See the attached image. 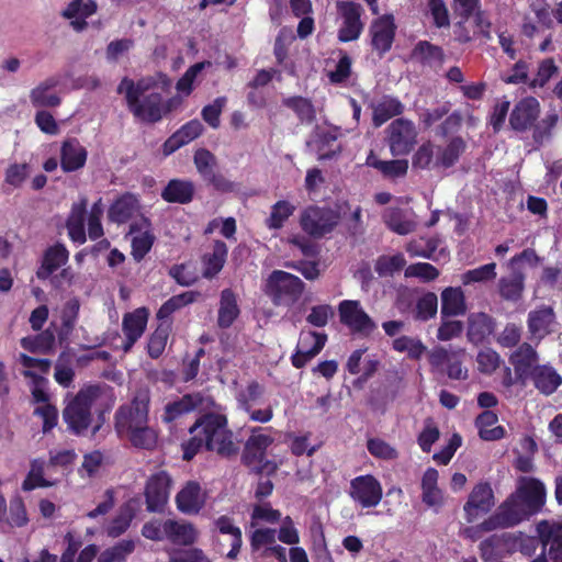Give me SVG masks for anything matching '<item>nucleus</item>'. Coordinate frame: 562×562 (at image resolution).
Segmentation results:
<instances>
[{
  "mask_svg": "<svg viewBox=\"0 0 562 562\" xmlns=\"http://www.w3.org/2000/svg\"><path fill=\"white\" fill-rule=\"evenodd\" d=\"M114 402L113 389L108 384L85 385L75 395L66 397L63 419L71 434L94 437Z\"/></svg>",
  "mask_w": 562,
  "mask_h": 562,
  "instance_id": "1",
  "label": "nucleus"
},
{
  "mask_svg": "<svg viewBox=\"0 0 562 562\" xmlns=\"http://www.w3.org/2000/svg\"><path fill=\"white\" fill-rule=\"evenodd\" d=\"M170 86L171 80L162 74L140 78L136 82L125 77L117 86V93L124 94L127 108L136 119L154 123L168 111L161 92Z\"/></svg>",
  "mask_w": 562,
  "mask_h": 562,
  "instance_id": "2",
  "label": "nucleus"
},
{
  "mask_svg": "<svg viewBox=\"0 0 562 562\" xmlns=\"http://www.w3.org/2000/svg\"><path fill=\"white\" fill-rule=\"evenodd\" d=\"M190 434L192 437L183 443L184 460H191L202 447L224 458L238 453V443L227 428V419L224 415L203 416L190 427Z\"/></svg>",
  "mask_w": 562,
  "mask_h": 562,
  "instance_id": "3",
  "label": "nucleus"
},
{
  "mask_svg": "<svg viewBox=\"0 0 562 562\" xmlns=\"http://www.w3.org/2000/svg\"><path fill=\"white\" fill-rule=\"evenodd\" d=\"M544 503L543 483L533 477H520L516 491L498 506V509L509 527H514L539 513Z\"/></svg>",
  "mask_w": 562,
  "mask_h": 562,
  "instance_id": "4",
  "label": "nucleus"
},
{
  "mask_svg": "<svg viewBox=\"0 0 562 562\" xmlns=\"http://www.w3.org/2000/svg\"><path fill=\"white\" fill-rule=\"evenodd\" d=\"M150 392L147 387L135 391L130 403L121 405L114 415V427L119 436L149 423Z\"/></svg>",
  "mask_w": 562,
  "mask_h": 562,
  "instance_id": "5",
  "label": "nucleus"
},
{
  "mask_svg": "<svg viewBox=\"0 0 562 562\" xmlns=\"http://www.w3.org/2000/svg\"><path fill=\"white\" fill-rule=\"evenodd\" d=\"M303 290L304 283L299 277L282 270L272 271L266 283L267 295L279 306H292Z\"/></svg>",
  "mask_w": 562,
  "mask_h": 562,
  "instance_id": "6",
  "label": "nucleus"
},
{
  "mask_svg": "<svg viewBox=\"0 0 562 562\" xmlns=\"http://www.w3.org/2000/svg\"><path fill=\"white\" fill-rule=\"evenodd\" d=\"M537 533L542 553L532 562H562V521L542 520Z\"/></svg>",
  "mask_w": 562,
  "mask_h": 562,
  "instance_id": "7",
  "label": "nucleus"
},
{
  "mask_svg": "<svg viewBox=\"0 0 562 562\" xmlns=\"http://www.w3.org/2000/svg\"><path fill=\"white\" fill-rule=\"evenodd\" d=\"M339 220V213L331 209L310 206L301 214V226L310 236L321 238L333 232Z\"/></svg>",
  "mask_w": 562,
  "mask_h": 562,
  "instance_id": "8",
  "label": "nucleus"
},
{
  "mask_svg": "<svg viewBox=\"0 0 562 562\" xmlns=\"http://www.w3.org/2000/svg\"><path fill=\"white\" fill-rule=\"evenodd\" d=\"M337 10L340 18L338 40L345 43L358 40L364 26L361 21L363 8L352 1H341L337 3Z\"/></svg>",
  "mask_w": 562,
  "mask_h": 562,
  "instance_id": "9",
  "label": "nucleus"
},
{
  "mask_svg": "<svg viewBox=\"0 0 562 562\" xmlns=\"http://www.w3.org/2000/svg\"><path fill=\"white\" fill-rule=\"evenodd\" d=\"M387 142L394 156L408 154L417 139L415 124L407 119H396L387 126Z\"/></svg>",
  "mask_w": 562,
  "mask_h": 562,
  "instance_id": "10",
  "label": "nucleus"
},
{
  "mask_svg": "<svg viewBox=\"0 0 562 562\" xmlns=\"http://www.w3.org/2000/svg\"><path fill=\"white\" fill-rule=\"evenodd\" d=\"M338 310L341 323L352 333L368 337L376 329V324L364 312L359 301L345 300L340 302Z\"/></svg>",
  "mask_w": 562,
  "mask_h": 562,
  "instance_id": "11",
  "label": "nucleus"
},
{
  "mask_svg": "<svg viewBox=\"0 0 562 562\" xmlns=\"http://www.w3.org/2000/svg\"><path fill=\"white\" fill-rule=\"evenodd\" d=\"M211 403L210 397L201 393L186 394L166 403L161 420L166 424L173 423L191 412L206 409Z\"/></svg>",
  "mask_w": 562,
  "mask_h": 562,
  "instance_id": "12",
  "label": "nucleus"
},
{
  "mask_svg": "<svg viewBox=\"0 0 562 562\" xmlns=\"http://www.w3.org/2000/svg\"><path fill=\"white\" fill-rule=\"evenodd\" d=\"M349 495L361 507L371 508L381 502L383 490L374 476L360 475L351 480Z\"/></svg>",
  "mask_w": 562,
  "mask_h": 562,
  "instance_id": "13",
  "label": "nucleus"
},
{
  "mask_svg": "<svg viewBox=\"0 0 562 562\" xmlns=\"http://www.w3.org/2000/svg\"><path fill=\"white\" fill-rule=\"evenodd\" d=\"M495 505L494 492L487 482L476 484L469 494L463 506L465 520L475 521L482 515L487 514Z\"/></svg>",
  "mask_w": 562,
  "mask_h": 562,
  "instance_id": "14",
  "label": "nucleus"
},
{
  "mask_svg": "<svg viewBox=\"0 0 562 562\" xmlns=\"http://www.w3.org/2000/svg\"><path fill=\"white\" fill-rule=\"evenodd\" d=\"M171 479L165 471L151 475L145 487L146 507L148 512H162L168 502Z\"/></svg>",
  "mask_w": 562,
  "mask_h": 562,
  "instance_id": "15",
  "label": "nucleus"
},
{
  "mask_svg": "<svg viewBox=\"0 0 562 562\" xmlns=\"http://www.w3.org/2000/svg\"><path fill=\"white\" fill-rule=\"evenodd\" d=\"M540 102L533 97H526L518 101L510 114L509 125L516 132L530 131L540 115Z\"/></svg>",
  "mask_w": 562,
  "mask_h": 562,
  "instance_id": "16",
  "label": "nucleus"
},
{
  "mask_svg": "<svg viewBox=\"0 0 562 562\" xmlns=\"http://www.w3.org/2000/svg\"><path fill=\"white\" fill-rule=\"evenodd\" d=\"M396 25L391 14L382 15L372 21L369 27L370 44L380 55H384L392 47Z\"/></svg>",
  "mask_w": 562,
  "mask_h": 562,
  "instance_id": "17",
  "label": "nucleus"
},
{
  "mask_svg": "<svg viewBox=\"0 0 562 562\" xmlns=\"http://www.w3.org/2000/svg\"><path fill=\"white\" fill-rule=\"evenodd\" d=\"M148 321V311L145 307L136 308L131 313H126L122 321V330L124 340L122 350L128 352L134 344L143 336Z\"/></svg>",
  "mask_w": 562,
  "mask_h": 562,
  "instance_id": "18",
  "label": "nucleus"
},
{
  "mask_svg": "<svg viewBox=\"0 0 562 562\" xmlns=\"http://www.w3.org/2000/svg\"><path fill=\"white\" fill-rule=\"evenodd\" d=\"M75 457L76 453L74 450L69 449L50 451L48 462L42 463L41 465L37 464V487L53 485L57 479H53L52 474L70 464L75 460Z\"/></svg>",
  "mask_w": 562,
  "mask_h": 562,
  "instance_id": "19",
  "label": "nucleus"
},
{
  "mask_svg": "<svg viewBox=\"0 0 562 562\" xmlns=\"http://www.w3.org/2000/svg\"><path fill=\"white\" fill-rule=\"evenodd\" d=\"M206 493L195 481L187 482L176 496L177 508L186 515L198 514L205 505Z\"/></svg>",
  "mask_w": 562,
  "mask_h": 562,
  "instance_id": "20",
  "label": "nucleus"
},
{
  "mask_svg": "<svg viewBox=\"0 0 562 562\" xmlns=\"http://www.w3.org/2000/svg\"><path fill=\"white\" fill-rule=\"evenodd\" d=\"M383 222L394 233L407 235L415 232L417 227L416 215L412 209L390 206L383 212Z\"/></svg>",
  "mask_w": 562,
  "mask_h": 562,
  "instance_id": "21",
  "label": "nucleus"
},
{
  "mask_svg": "<svg viewBox=\"0 0 562 562\" xmlns=\"http://www.w3.org/2000/svg\"><path fill=\"white\" fill-rule=\"evenodd\" d=\"M517 378L525 383L533 374V369L539 367L538 355L529 344L520 345L510 356Z\"/></svg>",
  "mask_w": 562,
  "mask_h": 562,
  "instance_id": "22",
  "label": "nucleus"
},
{
  "mask_svg": "<svg viewBox=\"0 0 562 562\" xmlns=\"http://www.w3.org/2000/svg\"><path fill=\"white\" fill-rule=\"evenodd\" d=\"M130 234L132 235V255L139 261L150 250L154 243L149 221L140 217L131 225Z\"/></svg>",
  "mask_w": 562,
  "mask_h": 562,
  "instance_id": "23",
  "label": "nucleus"
},
{
  "mask_svg": "<svg viewBox=\"0 0 562 562\" xmlns=\"http://www.w3.org/2000/svg\"><path fill=\"white\" fill-rule=\"evenodd\" d=\"M325 342L326 336L323 334L306 333L301 335L297 344V352L292 358L293 366L302 368L323 349Z\"/></svg>",
  "mask_w": 562,
  "mask_h": 562,
  "instance_id": "24",
  "label": "nucleus"
},
{
  "mask_svg": "<svg viewBox=\"0 0 562 562\" xmlns=\"http://www.w3.org/2000/svg\"><path fill=\"white\" fill-rule=\"evenodd\" d=\"M555 315L551 307L542 306L528 314V329L531 337L541 340L552 331Z\"/></svg>",
  "mask_w": 562,
  "mask_h": 562,
  "instance_id": "25",
  "label": "nucleus"
},
{
  "mask_svg": "<svg viewBox=\"0 0 562 562\" xmlns=\"http://www.w3.org/2000/svg\"><path fill=\"white\" fill-rule=\"evenodd\" d=\"M439 473L434 468H428L422 477V501L432 508H440L445 503L442 491L438 486Z\"/></svg>",
  "mask_w": 562,
  "mask_h": 562,
  "instance_id": "26",
  "label": "nucleus"
},
{
  "mask_svg": "<svg viewBox=\"0 0 562 562\" xmlns=\"http://www.w3.org/2000/svg\"><path fill=\"white\" fill-rule=\"evenodd\" d=\"M166 538L175 544L191 546L198 539V530L191 522L182 520H165Z\"/></svg>",
  "mask_w": 562,
  "mask_h": 562,
  "instance_id": "27",
  "label": "nucleus"
},
{
  "mask_svg": "<svg viewBox=\"0 0 562 562\" xmlns=\"http://www.w3.org/2000/svg\"><path fill=\"white\" fill-rule=\"evenodd\" d=\"M87 204V198H81L78 203L72 204L70 214L66 222L70 239L78 244H83L87 240L85 229Z\"/></svg>",
  "mask_w": 562,
  "mask_h": 562,
  "instance_id": "28",
  "label": "nucleus"
},
{
  "mask_svg": "<svg viewBox=\"0 0 562 562\" xmlns=\"http://www.w3.org/2000/svg\"><path fill=\"white\" fill-rule=\"evenodd\" d=\"M69 251L63 244H55L48 247L43 254L41 269L37 270V278L50 277L57 269L68 262Z\"/></svg>",
  "mask_w": 562,
  "mask_h": 562,
  "instance_id": "29",
  "label": "nucleus"
},
{
  "mask_svg": "<svg viewBox=\"0 0 562 562\" xmlns=\"http://www.w3.org/2000/svg\"><path fill=\"white\" fill-rule=\"evenodd\" d=\"M203 125L198 120H192L173 133L164 144L165 155H170L183 145L189 144L201 135Z\"/></svg>",
  "mask_w": 562,
  "mask_h": 562,
  "instance_id": "30",
  "label": "nucleus"
},
{
  "mask_svg": "<svg viewBox=\"0 0 562 562\" xmlns=\"http://www.w3.org/2000/svg\"><path fill=\"white\" fill-rule=\"evenodd\" d=\"M371 109L373 112V124L379 127L390 119L402 114L404 111V104L394 97L383 95L379 100L372 102Z\"/></svg>",
  "mask_w": 562,
  "mask_h": 562,
  "instance_id": "31",
  "label": "nucleus"
},
{
  "mask_svg": "<svg viewBox=\"0 0 562 562\" xmlns=\"http://www.w3.org/2000/svg\"><path fill=\"white\" fill-rule=\"evenodd\" d=\"M270 432L271 428H250V436L245 443L246 459L251 457L254 460H262L267 448L273 442Z\"/></svg>",
  "mask_w": 562,
  "mask_h": 562,
  "instance_id": "32",
  "label": "nucleus"
},
{
  "mask_svg": "<svg viewBox=\"0 0 562 562\" xmlns=\"http://www.w3.org/2000/svg\"><path fill=\"white\" fill-rule=\"evenodd\" d=\"M42 379L37 376V416L43 420L44 434L52 430L58 424V409L49 402V395L42 387Z\"/></svg>",
  "mask_w": 562,
  "mask_h": 562,
  "instance_id": "33",
  "label": "nucleus"
},
{
  "mask_svg": "<svg viewBox=\"0 0 562 562\" xmlns=\"http://www.w3.org/2000/svg\"><path fill=\"white\" fill-rule=\"evenodd\" d=\"M97 3L93 0H72L64 10L63 15L67 19H74L71 26L80 32L87 27L86 19L97 11Z\"/></svg>",
  "mask_w": 562,
  "mask_h": 562,
  "instance_id": "34",
  "label": "nucleus"
},
{
  "mask_svg": "<svg viewBox=\"0 0 562 562\" xmlns=\"http://www.w3.org/2000/svg\"><path fill=\"white\" fill-rule=\"evenodd\" d=\"M227 246L222 240H215L211 251L206 252L202 258L203 277L206 279L214 278L224 267L227 258Z\"/></svg>",
  "mask_w": 562,
  "mask_h": 562,
  "instance_id": "35",
  "label": "nucleus"
},
{
  "mask_svg": "<svg viewBox=\"0 0 562 562\" xmlns=\"http://www.w3.org/2000/svg\"><path fill=\"white\" fill-rule=\"evenodd\" d=\"M195 187L191 181L172 179L161 192V198L169 203L187 204L193 199Z\"/></svg>",
  "mask_w": 562,
  "mask_h": 562,
  "instance_id": "36",
  "label": "nucleus"
},
{
  "mask_svg": "<svg viewBox=\"0 0 562 562\" xmlns=\"http://www.w3.org/2000/svg\"><path fill=\"white\" fill-rule=\"evenodd\" d=\"M237 295L231 289H224L221 292L220 306L217 313V325L221 328H228L239 316Z\"/></svg>",
  "mask_w": 562,
  "mask_h": 562,
  "instance_id": "37",
  "label": "nucleus"
},
{
  "mask_svg": "<svg viewBox=\"0 0 562 562\" xmlns=\"http://www.w3.org/2000/svg\"><path fill=\"white\" fill-rule=\"evenodd\" d=\"M139 211L137 198L132 193L120 196L109 209V218L114 223H125Z\"/></svg>",
  "mask_w": 562,
  "mask_h": 562,
  "instance_id": "38",
  "label": "nucleus"
},
{
  "mask_svg": "<svg viewBox=\"0 0 562 562\" xmlns=\"http://www.w3.org/2000/svg\"><path fill=\"white\" fill-rule=\"evenodd\" d=\"M126 439L133 447L144 450H153L158 442V431L145 423L120 436Z\"/></svg>",
  "mask_w": 562,
  "mask_h": 562,
  "instance_id": "39",
  "label": "nucleus"
},
{
  "mask_svg": "<svg viewBox=\"0 0 562 562\" xmlns=\"http://www.w3.org/2000/svg\"><path fill=\"white\" fill-rule=\"evenodd\" d=\"M467 304L461 288H446L441 292V316H460L465 314Z\"/></svg>",
  "mask_w": 562,
  "mask_h": 562,
  "instance_id": "40",
  "label": "nucleus"
},
{
  "mask_svg": "<svg viewBox=\"0 0 562 562\" xmlns=\"http://www.w3.org/2000/svg\"><path fill=\"white\" fill-rule=\"evenodd\" d=\"M529 379H532L535 386L546 395L555 392L562 383L561 375L550 366L536 367Z\"/></svg>",
  "mask_w": 562,
  "mask_h": 562,
  "instance_id": "41",
  "label": "nucleus"
},
{
  "mask_svg": "<svg viewBox=\"0 0 562 562\" xmlns=\"http://www.w3.org/2000/svg\"><path fill=\"white\" fill-rule=\"evenodd\" d=\"M87 160L86 149L77 140L65 142L61 147V168L67 171H76L85 166Z\"/></svg>",
  "mask_w": 562,
  "mask_h": 562,
  "instance_id": "42",
  "label": "nucleus"
},
{
  "mask_svg": "<svg viewBox=\"0 0 562 562\" xmlns=\"http://www.w3.org/2000/svg\"><path fill=\"white\" fill-rule=\"evenodd\" d=\"M525 276L520 270H512V273L502 277L498 281V292L505 301L517 302L524 292Z\"/></svg>",
  "mask_w": 562,
  "mask_h": 562,
  "instance_id": "43",
  "label": "nucleus"
},
{
  "mask_svg": "<svg viewBox=\"0 0 562 562\" xmlns=\"http://www.w3.org/2000/svg\"><path fill=\"white\" fill-rule=\"evenodd\" d=\"M559 120L560 116L555 110L548 111L540 121L537 120L531 127L533 144L540 147L549 143L553 137Z\"/></svg>",
  "mask_w": 562,
  "mask_h": 562,
  "instance_id": "44",
  "label": "nucleus"
},
{
  "mask_svg": "<svg viewBox=\"0 0 562 562\" xmlns=\"http://www.w3.org/2000/svg\"><path fill=\"white\" fill-rule=\"evenodd\" d=\"M497 415L492 411H484L475 419V426L481 439L486 441L499 440L505 436V429L496 426Z\"/></svg>",
  "mask_w": 562,
  "mask_h": 562,
  "instance_id": "45",
  "label": "nucleus"
},
{
  "mask_svg": "<svg viewBox=\"0 0 562 562\" xmlns=\"http://www.w3.org/2000/svg\"><path fill=\"white\" fill-rule=\"evenodd\" d=\"M493 331V319L485 313H473L468 317V338L471 342H482Z\"/></svg>",
  "mask_w": 562,
  "mask_h": 562,
  "instance_id": "46",
  "label": "nucleus"
},
{
  "mask_svg": "<svg viewBox=\"0 0 562 562\" xmlns=\"http://www.w3.org/2000/svg\"><path fill=\"white\" fill-rule=\"evenodd\" d=\"M443 52L439 46L432 45L427 41L416 44L412 52V58L430 67L440 66L443 61Z\"/></svg>",
  "mask_w": 562,
  "mask_h": 562,
  "instance_id": "47",
  "label": "nucleus"
},
{
  "mask_svg": "<svg viewBox=\"0 0 562 562\" xmlns=\"http://www.w3.org/2000/svg\"><path fill=\"white\" fill-rule=\"evenodd\" d=\"M465 149V143L460 137L452 138L446 146H437L436 164L439 168L453 166Z\"/></svg>",
  "mask_w": 562,
  "mask_h": 562,
  "instance_id": "48",
  "label": "nucleus"
},
{
  "mask_svg": "<svg viewBox=\"0 0 562 562\" xmlns=\"http://www.w3.org/2000/svg\"><path fill=\"white\" fill-rule=\"evenodd\" d=\"M392 348L397 352L406 353L411 360H419L427 351V347L419 338L406 335L394 338Z\"/></svg>",
  "mask_w": 562,
  "mask_h": 562,
  "instance_id": "49",
  "label": "nucleus"
},
{
  "mask_svg": "<svg viewBox=\"0 0 562 562\" xmlns=\"http://www.w3.org/2000/svg\"><path fill=\"white\" fill-rule=\"evenodd\" d=\"M282 514L274 509L269 502L258 503L252 506L250 514V527L255 528L261 524L274 525L280 521Z\"/></svg>",
  "mask_w": 562,
  "mask_h": 562,
  "instance_id": "50",
  "label": "nucleus"
},
{
  "mask_svg": "<svg viewBox=\"0 0 562 562\" xmlns=\"http://www.w3.org/2000/svg\"><path fill=\"white\" fill-rule=\"evenodd\" d=\"M457 353H464L463 349H448L442 346H436L427 352L429 364L435 372L443 373L449 363L457 357Z\"/></svg>",
  "mask_w": 562,
  "mask_h": 562,
  "instance_id": "51",
  "label": "nucleus"
},
{
  "mask_svg": "<svg viewBox=\"0 0 562 562\" xmlns=\"http://www.w3.org/2000/svg\"><path fill=\"white\" fill-rule=\"evenodd\" d=\"M440 240L435 237L419 238L411 240L406 246V251L415 257H423L427 259L437 260L436 251L439 247Z\"/></svg>",
  "mask_w": 562,
  "mask_h": 562,
  "instance_id": "52",
  "label": "nucleus"
},
{
  "mask_svg": "<svg viewBox=\"0 0 562 562\" xmlns=\"http://www.w3.org/2000/svg\"><path fill=\"white\" fill-rule=\"evenodd\" d=\"M198 296L199 293L194 291H187L181 294L173 295L160 306L157 312V317L159 319L168 318L173 312L190 303H193Z\"/></svg>",
  "mask_w": 562,
  "mask_h": 562,
  "instance_id": "53",
  "label": "nucleus"
},
{
  "mask_svg": "<svg viewBox=\"0 0 562 562\" xmlns=\"http://www.w3.org/2000/svg\"><path fill=\"white\" fill-rule=\"evenodd\" d=\"M438 311V297L434 292L423 294L416 302L413 311L414 318L426 322L436 316Z\"/></svg>",
  "mask_w": 562,
  "mask_h": 562,
  "instance_id": "54",
  "label": "nucleus"
},
{
  "mask_svg": "<svg viewBox=\"0 0 562 562\" xmlns=\"http://www.w3.org/2000/svg\"><path fill=\"white\" fill-rule=\"evenodd\" d=\"M171 326L167 322H162L150 335L147 349L148 355L156 359L160 357L166 348Z\"/></svg>",
  "mask_w": 562,
  "mask_h": 562,
  "instance_id": "55",
  "label": "nucleus"
},
{
  "mask_svg": "<svg viewBox=\"0 0 562 562\" xmlns=\"http://www.w3.org/2000/svg\"><path fill=\"white\" fill-rule=\"evenodd\" d=\"M559 72V66L553 58L539 61L535 77L529 81V88H543Z\"/></svg>",
  "mask_w": 562,
  "mask_h": 562,
  "instance_id": "56",
  "label": "nucleus"
},
{
  "mask_svg": "<svg viewBox=\"0 0 562 562\" xmlns=\"http://www.w3.org/2000/svg\"><path fill=\"white\" fill-rule=\"evenodd\" d=\"M437 145L431 142L423 144L413 157V166L420 169H436L439 168L436 164Z\"/></svg>",
  "mask_w": 562,
  "mask_h": 562,
  "instance_id": "57",
  "label": "nucleus"
},
{
  "mask_svg": "<svg viewBox=\"0 0 562 562\" xmlns=\"http://www.w3.org/2000/svg\"><path fill=\"white\" fill-rule=\"evenodd\" d=\"M135 549L133 540H122L116 546L104 550L98 558V562H125Z\"/></svg>",
  "mask_w": 562,
  "mask_h": 562,
  "instance_id": "58",
  "label": "nucleus"
},
{
  "mask_svg": "<svg viewBox=\"0 0 562 562\" xmlns=\"http://www.w3.org/2000/svg\"><path fill=\"white\" fill-rule=\"evenodd\" d=\"M295 207L288 201H278L271 207L270 216L266 220V224L270 229H279L284 222L293 214Z\"/></svg>",
  "mask_w": 562,
  "mask_h": 562,
  "instance_id": "59",
  "label": "nucleus"
},
{
  "mask_svg": "<svg viewBox=\"0 0 562 562\" xmlns=\"http://www.w3.org/2000/svg\"><path fill=\"white\" fill-rule=\"evenodd\" d=\"M283 104L293 110L301 122L311 123L315 119V110L308 99L291 97L283 100Z\"/></svg>",
  "mask_w": 562,
  "mask_h": 562,
  "instance_id": "60",
  "label": "nucleus"
},
{
  "mask_svg": "<svg viewBox=\"0 0 562 562\" xmlns=\"http://www.w3.org/2000/svg\"><path fill=\"white\" fill-rule=\"evenodd\" d=\"M405 263L406 260L402 254L381 256L376 260L374 269L380 277H389L402 270Z\"/></svg>",
  "mask_w": 562,
  "mask_h": 562,
  "instance_id": "61",
  "label": "nucleus"
},
{
  "mask_svg": "<svg viewBox=\"0 0 562 562\" xmlns=\"http://www.w3.org/2000/svg\"><path fill=\"white\" fill-rule=\"evenodd\" d=\"M277 542V529L269 527H255L250 535V547L252 551H258L261 548H270Z\"/></svg>",
  "mask_w": 562,
  "mask_h": 562,
  "instance_id": "62",
  "label": "nucleus"
},
{
  "mask_svg": "<svg viewBox=\"0 0 562 562\" xmlns=\"http://www.w3.org/2000/svg\"><path fill=\"white\" fill-rule=\"evenodd\" d=\"M58 82L56 77H50L37 87V105L54 106L59 103V98L54 90Z\"/></svg>",
  "mask_w": 562,
  "mask_h": 562,
  "instance_id": "63",
  "label": "nucleus"
},
{
  "mask_svg": "<svg viewBox=\"0 0 562 562\" xmlns=\"http://www.w3.org/2000/svg\"><path fill=\"white\" fill-rule=\"evenodd\" d=\"M277 529V539L288 546H296L300 543V533L290 516H284L279 521Z\"/></svg>",
  "mask_w": 562,
  "mask_h": 562,
  "instance_id": "64",
  "label": "nucleus"
}]
</instances>
